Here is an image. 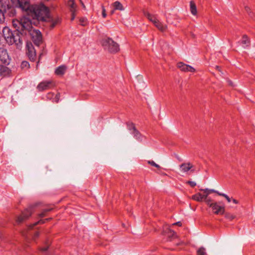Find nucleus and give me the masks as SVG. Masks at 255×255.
<instances>
[{
	"label": "nucleus",
	"mask_w": 255,
	"mask_h": 255,
	"mask_svg": "<svg viewBox=\"0 0 255 255\" xmlns=\"http://www.w3.org/2000/svg\"><path fill=\"white\" fill-rule=\"evenodd\" d=\"M17 5L22 10L25 11L27 16L23 17H29L32 24L36 25L40 21L49 23L50 29H53L55 26L61 22V18L50 16L49 8L43 3L31 5L28 0H17Z\"/></svg>",
	"instance_id": "f257e3e1"
},
{
	"label": "nucleus",
	"mask_w": 255,
	"mask_h": 255,
	"mask_svg": "<svg viewBox=\"0 0 255 255\" xmlns=\"http://www.w3.org/2000/svg\"><path fill=\"white\" fill-rule=\"evenodd\" d=\"M12 23L13 27L15 29L13 45L17 49L21 50L23 46L22 37L26 35V31L29 28V19L27 17H22L19 20H13Z\"/></svg>",
	"instance_id": "f03ea898"
},
{
	"label": "nucleus",
	"mask_w": 255,
	"mask_h": 255,
	"mask_svg": "<svg viewBox=\"0 0 255 255\" xmlns=\"http://www.w3.org/2000/svg\"><path fill=\"white\" fill-rule=\"evenodd\" d=\"M27 18L29 19L30 24L29 28H28L26 31V35H30L34 44L38 46L42 42L41 33L39 30L33 28L32 21L29 19V17Z\"/></svg>",
	"instance_id": "7ed1b4c3"
},
{
	"label": "nucleus",
	"mask_w": 255,
	"mask_h": 255,
	"mask_svg": "<svg viewBox=\"0 0 255 255\" xmlns=\"http://www.w3.org/2000/svg\"><path fill=\"white\" fill-rule=\"evenodd\" d=\"M102 45L111 53H116L120 50L119 45L111 38L108 37L103 39Z\"/></svg>",
	"instance_id": "20e7f679"
},
{
	"label": "nucleus",
	"mask_w": 255,
	"mask_h": 255,
	"mask_svg": "<svg viewBox=\"0 0 255 255\" xmlns=\"http://www.w3.org/2000/svg\"><path fill=\"white\" fill-rule=\"evenodd\" d=\"M8 12L9 16H13L15 13V9L11 4L3 5L0 8V23H3L5 21L4 13Z\"/></svg>",
	"instance_id": "39448f33"
},
{
	"label": "nucleus",
	"mask_w": 255,
	"mask_h": 255,
	"mask_svg": "<svg viewBox=\"0 0 255 255\" xmlns=\"http://www.w3.org/2000/svg\"><path fill=\"white\" fill-rule=\"evenodd\" d=\"M2 32L4 38L6 43L8 45H13V43L14 42V39L15 36V29L14 30H12L8 27H5L3 29Z\"/></svg>",
	"instance_id": "423d86ee"
},
{
	"label": "nucleus",
	"mask_w": 255,
	"mask_h": 255,
	"mask_svg": "<svg viewBox=\"0 0 255 255\" xmlns=\"http://www.w3.org/2000/svg\"><path fill=\"white\" fill-rule=\"evenodd\" d=\"M128 129L130 131L133 137L139 141L142 140L143 135L137 129L134 124L131 122H128L126 123Z\"/></svg>",
	"instance_id": "0eeeda50"
},
{
	"label": "nucleus",
	"mask_w": 255,
	"mask_h": 255,
	"mask_svg": "<svg viewBox=\"0 0 255 255\" xmlns=\"http://www.w3.org/2000/svg\"><path fill=\"white\" fill-rule=\"evenodd\" d=\"M10 58L8 54L7 50L4 47H0V62L5 65H9Z\"/></svg>",
	"instance_id": "6e6552de"
},
{
	"label": "nucleus",
	"mask_w": 255,
	"mask_h": 255,
	"mask_svg": "<svg viewBox=\"0 0 255 255\" xmlns=\"http://www.w3.org/2000/svg\"><path fill=\"white\" fill-rule=\"evenodd\" d=\"M33 207L29 206L28 208L25 209L21 215L18 216L17 218L16 222L17 223L20 224L22 223L25 219H27L31 216L33 212Z\"/></svg>",
	"instance_id": "1a4fd4ad"
},
{
	"label": "nucleus",
	"mask_w": 255,
	"mask_h": 255,
	"mask_svg": "<svg viewBox=\"0 0 255 255\" xmlns=\"http://www.w3.org/2000/svg\"><path fill=\"white\" fill-rule=\"evenodd\" d=\"M210 208L212 209L214 214L216 215H223L225 214V206L221 205V203L214 202L213 204L210 205Z\"/></svg>",
	"instance_id": "9d476101"
},
{
	"label": "nucleus",
	"mask_w": 255,
	"mask_h": 255,
	"mask_svg": "<svg viewBox=\"0 0 255 255\" xmlns=\"http://www.w3.org/2000/svg\"><path fill=\"white\" fill-rule=\"evenodd\" d=\"M54 86L52 81H45L40 82L37 86V88L39 91H42L51 88Z\"/></svg>",
	"instance_id": "9b49d317"
},
{
	"label": "nucleus",
	"mask_w": 255,
	"mask_h": 255,
	"mask_svg": "<svg viewBox=\"0 0 255 255\" xmlns=\"http://www.w3.org/2000/svg\"><path fill=\"white\" fill-rule=\"evenodd\" d=\"M162 234L163 236L167 238V241H171L172 239L177 237L176 233L168 228L164 229Z\"/></svg>",
	"instance_id": "f8f14e48"
},
{
	"label": "nucleus",
	"mask_w": 255,
	"mask_h": 255,
	"mask_svg": "<svg viewBox=\"0 0 255 255\" xmlns=\"http://www.w3.org/2000/svg\"><path fill=\"white\" fill-rule=\"evenodd\" d=\"M177 67L183 72H190L193 73L195 71V69L193 67L181 62L177 63Z\"/></svg>",
	"instance_id": "ddd939ff"
},
{
	"label": "nucleus",
	"mask_w": 255,
	"mask_h": 255,
	"mask_svg": "<svg viewBox=\"0 0 255 255\" xmlns=\"http://www.w3.org/2000/svg\"><path fill=\"white\" fill-rule=\"evenodd\" d=\"M7 65L0 64V76L5 77L8 76L11 73V70Z\"/></svg>",
	"instance_id": "4468645a"
},
{
	"label": "nucleus",
	"mask_w": 255,
	"mask_h": 255,
	"mask_svg": "<svg viewBox=\"0 0 255 255\" xmlns=\"http://www.w3.org/2000/svg\"><path fill=\"white\" fill-rule=\"evenodd\" d=\"M31 47H29V43L27 42L26 43V47L27 48L28 52H27V55L31 61H34L35 60L36 57V54L35 52L32 51V49H31L32 48V45L31 43H30Z\"/></svg>",
	"instance_id": "2eb2a0df"
},
{
	"label": "nucleus",
	"mask_w": 255,
	"mask_h": 255,
	"mask_svg": "<svg viewBox=\"0 0 255 255\" xmlns=\"http://www.w3.org/2000/svg\"><path fill=\"white\" fill-rule=\"evenodd\" d=\"M192 167L193 165L190 162L184 163L180 165V170L183 173L187 172L190 170L193 172L194 170L192 169Z\"/></svg>",
	"instance_id": "dca6fc26"
},
{
	"label": "nucleus",
	"mask_w": 255,
	"mask_h": 255,
	"mask_svg": "<svg viewBox=\"0 0 255 255\" xmlns=\"http://www.w3.org/2000/svg\"><path fill=\"white\" fill-rule=\"evenodd\" d=\"M67 69V67L65 65H61L58 67L55 71V73L57 75H63Z\"/></svg>",
	"instance_id": "f3484780"
},
{
	"label": "nucleus",
	"mask_w": 255,
	"mask_h": 255,
	"mask_svg": "<svg viewBox=\"0 0 255 255\" xmlns=\"http://www.w3.org/2000/svg\"><path fill=\"white\" fill-rule=\"evenodd\" d=\"M144 15L154 24L158 21L154 15L151 14L148 11H144Z\"/></svg>",
	"instance_id": "a211bd4d"
},
{
	"label": "nucleus",
	"mask_w": 255,
	"mask_h": 255,
	"mask_svg": "<svg viewBox=\"0 0 255 255\" xmlns=\"http://www.w3.org/2000/svg\"><path fill=\"white\" fill-rule=\"evenodd\" d=\"M241 44L244 48L249 46L250 44V40L247 35H244L243 36L242 39L241 40Z\"/></svg>",
	"instance_id": "6ab92c4d"
},
{
	"label": "nucleus",
	"mask_w": 255,
	"mask_h": 255,
	"mask_svg": "<svg viewBox=\"0 0 255 255\" xmlns=\"http://www.w3.org/2000/svg\"><path fill=\"white\" fill-rule=\"evenodd\" d=\"M154 25L161 31H164L166 28L167 26L166 25H164L162 23L160 22L159 20L154 24Z\"/></svg>",
	"instance_id": "aec40b11"
},
{
	"label": "nucleus",
	"mask_w": 255,
	"mask_h": 255,
	"mask_svg": "<svg viewBox=\"0 0 255 255\" xmlns=\"http://www.w3.org/2000/svg\"><path fill=\"white\" fill-rule=\"evenodd\" d=\"M67 4L70 7V11H76V5L74 0H69Z\"/></svg>",
	"instance_id": "412c9836"
},
{
	"label": "nucleus",
	"mask_w": 255,
	"mask_h": 255,
	"mask_svg": "<svg viewBox=\"0 0 255 255\" xmlns=\"http://www.w3.org/2000/svg\"><path fill=\"white\" fill-rule=\"evenodd\" d=\"M114 9L123 10L124 8L122 4L119 1H116L113 4Z\"/></svg>",
	"instance_id": "4be33fe9"
},
{
	"label": "nucleus",
	"mask_w": 255,
	"mask_h": 255,
	"mask_svg": "<svg viewBox=\"0 0 255 255\" xmlns=\"http://www.w3.org/2000/svg\"><path fill=\"white\" fill-rule=\"evenodd\" d=\"M190 11L191 13L195 15L197 14V8L195 3L193 1L190 2Z\"/></svg>",
	"instance_id": "5701e85b"
},
{
	"label": "nucleus",
	"mask_w": 255,
	"mask_h": 255,
	"mask_svg": "<svg viewBox=\"0 0 255 255\" xmlns=\"http://www.w3.org/2000/svg\"><path fill=\"white\" fill-rule=\"evenodd\" d=\"M192 199L198 202H201L203 200L202 194L200 193L193 195L192 197Z\"/></svg>",
	"instance_id": "b1692460"
},
{
	"label": "nucleus",
	"mask_w": 255,
	"mask_h": 255,
	"mask_svg": "<svg viewBox=\"0 0 255 255\" xmlns=\"http://www.w3.org/2000/svg\"><path fill=\"white\" fill-rule=\"evenodd\" d=\"M200 190L203 191L205 193H207V195H209L212 193H215L218 195V193H220L219 191H216L214 189H209L208 188L205 189H201Z\"/></svg>",
	"instance_id": "393cba45"
},
{
	"label": "nucleus",
	"mask_w": 255,
	"mask_h": 255,
	"mask_svg": "<svg viewBox=\"0 0 255 255\" xmlns=\"http://www.w3.org/2000/svg\"><path fill=\"white\" fill-rule=\"evenodd\" d=\"M197 255H207L205 249L203 247L199 248L197 251Z\"/></svg>",
	"instance_id": "a878e982"
},
{
	"label": "nucleus",
	"mask_w": 255,
	"mask_h": 255,
	"mask_svg": "<svg viewBox=\"0 0 255 255\" xmlns=\"http://www.w3.org/2000/svg\"><path fill=\"white\" fill-rule=\"evenodd\" d=\"M51 210H52V208H46V209H44L43 210V211L40 214H39V217L42 218V217H45L46 216V214L47 212H48Z\"/></svg>",
	"instance_id": "bb28decb"
},
{
	"label": "nucleus",
	"mask_w": 255,
	"mask_h": 255,
	"mask_svg": "<svg viewBox=\"0 0 255 255\" xmlns=\"http://www.w3.org/2000/svg\"><path fill=\"white\" fill-rule=\"evenodd\" d=\"M50 220H51V218H47V219H44V220H40L39 221H38L37 222H36L34 224H33L32 225V227L37 225L38 224H44L46 221H49Z\"/></svg>",
	"instance_id": "cd10ccee"
},
{
	"label": "nucleus",
	"mask_w": 255,
	"mask_h": 255,
	"mask_svg": "<svg viewBox=\"0 0 255 255\" xmlns=\"http://www.w3.org/2000/svg\"><path fill=\"white\" fill-rule=\"evenodd\" d=\"M245 9L246 11L249 13L250 16L252 18H253L254 13L251 11L250 8L247 6H246L245 7Z\"/></svg>",
	"instance_id": "c85d7f7f"
},
{
	"label": "nucleus",
	"mask_w": 255,
	"mask_h": 255,
	"mask_svg": "<svg viewBox=\"0 0 255 255\" xmlns=\"http://www.w3.org/2000/svg\"><path fill=\"white\" fill-rule=\"evenodd\" d=\"M29 66H30L29 64L27 61H23L21 62V68H28L29 67Z\"/></svg>",
	"instance_id": "c756f323"
},
{
	"label": "nucleus",
	"mask_w": 255,
	"mask_h": 255,
	"mask_svg": "<svg viewBox=\"0 0 255 255\" xmlns=\"http://www.w3.org/2000/svg\"><path fill=\"white\" fill-rule=\"evenodd\" d=\"M218 195L225 197L228 202H230L231 201V198H230L229 196H228L227 194L225 193L220 192L219 193H218Z\"/></svg>",
	"instance_id": "7c9ffc66"
},
{
	"label": "nucleus",
	"mask_w": 255,
	"mask_h": 255,
	"mask_svg": "<svg viewBox=\"0 0 255 255\" xmlns=\"http://www.w3.org/2000/svg\"><path fill=\"white\" fill-rule=\"evenodd\" d=\"M225 217L226 218L230 219V220H232L235 217L234 215L231 214L230 213H226L225 215Z\"/></svg>",
	"instance_id": "2f4dec72"
},
{
	"label": "nucleus",
	"mask_w": 255,
	"mask_h": 255,
	"mask_svg": "<svg viewBox=\"0 0 255 255\" xmlns=\"http://www.w3.org/2000/svg\"><path fill=\"white\" fill-rule=\"evenodd\" d=\"M148 163L150 164L151 165L153 166H154L157 168H160V166L156 164L154 161H153V160H151V161H148Z\"/></svg>",
	"instance_id": "473e14b6"
},
{
	"label": "nucleus",
	"mask_w": 255,
	"mask_h": 255,
	"mask_svg": "<svg viewBox=\"0 0 255 255\" xmlns=\"http://www.w3.org/2000/svg\"><path fill=\"white\" fill-rule=\"evenodd\" d=\"M208 206H209L210 207V205L213 204L214 202H212V200L210 198H208L206 200H204Z\"/></svg>",
	"instance_id": "72a5a7b5"
},
{
	"label": "nucleus",
	"mask_w": 255,
	"mask_h": 255,
	"mask_svg": "<svg viewBox=\"0 0 255 255\" xmlns=\"http://www.w3.org/2000/svg\"><path fill=\"white\" fill-rule=\"evenodd\" d=\"M60 94L59 93L57 94L55 97L53 99V102L55 103H58L59 100Z\"/></svg>",
	"instance_id": "f704fd0d"
},
{
	"label": "nucleus",
	"mask_w": 255,
	"mask_h": 255,
	"mask_svg": "<svg viewBox=\"0 0 255 255\" xmlns=\"http://www.w3.org/2000/svg\"><path fill=\"white\" fill-rule=\"evenodd\" d=\"M102 16L103 17L105 18L107 16L106 9L105 8V7L103 5L102 6Z\"/></svg>",
	"instance_id": "c9c22d12"
},
{
	"label": "nucleus",
	"mask_w": 255,
	"mask_h": 255,
	"mask_svg": "<svg viewBox=\"0 0 255 255\" xmlns=\"http://www.w3.org/2000/svg\"><path fill=\"white\" fill-rule=\"evenodd\" d=\"M80 22L82 25H85L86 23V19L82 18L80 19Z\"/></svg>",
	"instance_id": "e433bc0d"
},
{
	"label": "nucleus",
	"mask_w": 255,
	"mask_h": 255,
	"mask_svg": "<svg viewBox=\"0 0 255 255\" xmlns=\"http://www.w3.org/2000/svg\"><path fill=\"white\" fill-rule=\"evenodd\" d=\"M187 183L190 185L192 187H194L196 185V182L194 181H189Z\"/></svg>",
	"instance_id": "4c0bfd02"
},
{
	"label": "nucleus",
	"mask_w": 255,
	"mask_h": 255,
	"mask_svg": "<svg viewBox=\"0 0 255 255\" xmlns=\"http://www.w3.org/2000/svg\"><path fill=\"white\" fill-rule=\"evenodd\" d=\"M48 248H49L48 246H46L44 247L41 248L40 249V251H41V252H42L43 253H45L48 250Z\"/></svg>",
	"instance_id": "58836bf2"
},
{
	"label": "nucleus",
	"mask_w": 255,
	"mask_h": 255,
	"mask_svg": "<svg viewBox=\"0 0 255 255\" xmlns=\"http://www.w3.org/2000/svg\"><path fill=\"white\" fill-rule=\"evenodd\" d=\"M71 21H73L74 19H75V16H76V11H71Z\"/></svg>",
	"instance_id": "ea45409f"
},
{
	"label": "nucleus",
	"mask_w": 255,
	"mask_h": 255,
	"mask_svg": "<svg viewBox=\"0 0 255 255\" xmlns=\"http://www.w3.org/2000/svg\"><path fill=\"white\" fill-rule=\"evenodd\" d=\"M39 236V233L38 232H36L33 236V239L35 240L36 238H37Z\"/></svg>",
	"instance_id": "a19ab883"
},
{
	"label": "nucleus",
	"mask_w": 255,
	"mask_h": 255,
	"mask_svg": "<svg viewBox=\"0 0 255 255\" xmlns=\"http://www.w3.org/2000/svg\"><path fill=\"white\" fill-rule=\"evenodd\" d=\"M53 96V93H48V94H47V97L48 98L50 99V98H52V97Z\"/></svg>",
	"instance_id": "79ce46f5"
},
{
	"label": "nucleus",
	"mask_w": 255,
	"mask_h": 255,
	"mask_svg": "<svg viewBox=\"0 0 255 255\" xmlns=\"http://www.w3.org/2000/svg\"><path fill=\"white\" fill-rule=\"evenodd\" d=\"M206 194L205 195H202V196L203 197V200H206L207 198H208V195H207V193H205Z\"/></svg>",
	"instance_id": "37998d69"
},
{
	"label": "nucleus",
	"mask_w": 255,
	"mask_h": 255,
	"mask_svg": "<svg viewBox=\"0 0 255 255\" xmlns=\"http://www.w3.org/2000/svg\"><path fill=\"white\" fill-rule=\"evenodd\" d=\"M231 201H232V202L236 204H238L239 203L238 201L235 199H233L232 200H231Z\"/></svg>",
	"instance_id": "c03bdc74"
},
{
	"label": "nucleus",
	"mask_w": 255,
	"mask_h": 255,
	"mask_svg": "<svg viewBox=\"0 0 255 255\" xmlns=\"http://www.w3.org/2000/svg\"><path fill=\"white\" fill-rule=\"evenodd\" d=\"M173 225H178L179 226H181L182 223L180 222H177L175 223H174Z\"/></svg>",
	"instance_id": "a18cd8bd"
},
{
	"label": "nucleus",
	"mask_w": 255,
	"mask_h": 255,
	"mask_svg": "<svg viewBox=\"0 0 255 255\" xmlns=\"http://www.w3.org/2000/svg\"><path fill=\"white\" fill-rule=\"evenodd\" d=\"M0 238L2 240H4L2 234L1 232H0Z\"/></svg>",
	"instance_id": "49530a36"
},
{
	"label": "nucleus",
	"mask_w": 255,
	"mask_h": 255,
	"mask_svg": "<svg viewBox=\"0 0 255 255\" xmlns=\"http://www.w3.org/2000/svg\"><path fill=\"white\" fill-rule=\"evenodd\" d=\"M115 10L116 9H114L113 10H111V14H113L114 13V11H115Z\"/></svg>",
	"instance_id": "de8ad7c7"
},
{
	"label": "nucleus",
	"mask_w": 255,
	"mask_h": 255,
	"mask_svg": "<svg viewBox=\"0 0 255 255\" xmlns=\"http://www.w3.org/2000/svg\"><path fill=\"white\" fill-rule=\"evenodd\" d=\"M229 84H230V85H232V82L231 81H229Z\"/></svg>",
	"instance_id": "09e8293b"
},
{
	"label": "nucleus",
	"mask_w": 255,
	"mask_h": 255,
	"mask_svg": "<svg viewBox=\"0 0 255 255\" xmlns=\"http://www.w3.org/2000/svg\"><path fill=\"white\" fill-rule=\"evenodd\" d=\"M216 68H217V69H219V66H216Z\"/></svg>",
	"instance_id": "8fccbe9b"
},
{
	"label": "nucleus",
	"mask_w": 255,
	"mask_h": 255,
	"mask_svg": "<svg viewBox=\"0 0 255 255\" xmlns=\"http://www.w3.org/2000/svg\"><path fill=\"white\" fill-rule=\"evenodd\" d=\"M180 245V243L177 244V245Z\"/></svg>",
	"instance_id": "3c124183"
}]
</instances>
